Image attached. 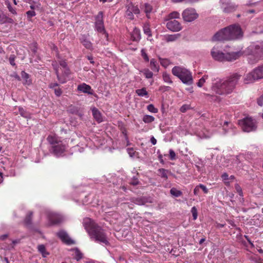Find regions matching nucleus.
<instances>
[{
    "label": "nucleus",
    "mask_w": 263,
    "mask_h": 263,
    "mask_svg": "<svg viewBox=\"0 0 263 263\" xmlns=\"http://www.w3.org/2000/svg\"><path fill=\"white\" fill-rule=\"evenodd\" d=\"M241 75L238 73L232 74L226 80H219L213 84L212 90L219 95H226L231 93L234 89Z\"/></svg>",
    "instance_id": "nucleus-1"
},
{
    "label": "nucleus",
    "mask_w": 263,
    "mask_h": 263,
    "mask_svg": "<svg viewBox=\"0 0 263 263\" xmlns=\"http://www.w3.org/2000/svg\"><path fill=\"white\" fill-rule=\"evenodd\" d=\"M242 32L237 25H230L217 32L213 37V41H230L241 37Z\"/></svg>",
    "instance_id": "nucleus-2"
},
{
    "label": "nucleus",
    "mask_w": 263,
    "mask_h": 263,
    "mask_svg": "<svg viewBox=\"0 0 263 263\" xmlns=\"http://www.w3.org/2000/svg\"><path fill=\"white\" fill-rule=\"evenodd\" d=\"M90 238L97 242L109 245L107 235L105 230L93 222H90L87 229Z\"/></svg>",
    "instance_id": "nucleus-3"
},
{
    "label": "nucleus",
    "mask_w": 263,
    "mask_h": 263,
    "mask_svg": "<svg viewBox=\"0 0 263 263\" xmlns=\"http://www.w3.org/2000/svg\"><path fill=\"white\" fill-rule=\"evenodd\" d=\"M211 55L214 60L218 62H232L241 56L242 52L238 51L224 53L215 46L211 49Z\"/></svg>",
    "instance_id": "nucleus-4"
},
{
    "label": "nucleus",
    "mask_w": 263,
    "mask_h": 263,
    "mask_svg": "<svg viewBox=\"0 0 263 263\" xmlns=\"http://www.w3.org/2000/svg\"><path fill=\"white\" fill-rule=\"evenodd\" d=\"M248 56V61L251 64H255L263 60V44L251 45L243 52Z\"/></svg>",
    "instance_id": "nucleus-5"
},
{
    "label": "nucleus",
    "mask_w": 263,
    "mask_h": 263,
    "mask_svg": "<svg viewBox=\"0 0 263 263\" xmlns=\"http://www.w3.org/2000/svg\"><path fill=\"white\" fill-rule=\"evenodd\" d=\"M172 73L187 85H191L194 82L192 72L182 66H174L172 69Z\"/></svg>",
    "instance_id": "nucleus-6"
},
{
    "label": "nucleus",
    "mask_w": 263,
    "mask_h": 263,
    "mask_svg": "<svg viewBox=\"0 0 263 263\" xmlns=\"http://www.w3.org/2000/svg\"><path fill=\"white\" fill-rule=\"evenodd\" d=\"M47 141L51 145L50 151L54 155L57 156H61L65 152L66 145L57 136L50 135L47 137Z\"/></svg>",
    "instance_id": "nucleus-7"
},
{
    "label": "nucleus",
    "mask_w": 263,
    "mask_h": 263,
    "mask_svg": "<svg viewBox=\"0 0 263 263\" xmlns=\"http://www.w3.org/2000/svg\"><path fill=\"white\" fill-rule=\"evenodd\" d=\"M262 79H263V64L258 66L247 73L244 78L243 82L246 84H249Z\"/></svg>",
    "instance_id": "nucleus-8"
},
{
    "label": "nucleus",
    "mask_w": 263,
    "mask_h": 263,
    "mask_svg": "<svg viewBox=\"0 0 263 263\" xmlns=\"http://www.w3.org/2000/svg\"><path fill=\"white\" fill-rule=\"evenodd\" d=\"M239 124L244 132H250L256 128V122L252 118L247 117L239 121Z\"/></svg>",
    "instance_id": "nucleus-9"
},
{
    "label": "nucleus",
    "mask_w": 263,
    "mask_h": 263,
    "mask_svg": "<svg viewBox=\"0 0 263 263\" xmlns=\"http://www.w3.org/2000/svg\"><path fill=\"white\" fill-rule=\"evenodd\" d=\"M53 68L55 71L57 79L59 82L61 84H64L69 80V76L71 72L69 69H66L62 70V73H60L59 71V67L55 63L52 64Z\"/></svg>",
    "instance_id": "nucleus-10"
},
{
    "label": "nucleus",
    "mask_w": 263,
    "mask_h": 263,
    "mask_svg": "<svg viewBox=\"0 0 263 263\" xmlns=\"http://www.w3.org/2000/svg\"><path fill=\"white\" fill-rule=\"evenodd\" d=\"M182 16L184 22H191L196 20L199 15L194 8H187L183 11Z\"/></svg>",
    "instance_id": "nucleus-11"
},
{
    "label": "nucleus",
    "mask_w": 263,
    "mask_h": 263,
    "mask_svg": "<svg viewBox=\"0 0 263 263\" xmlns=\"http://www.w3.org/2000/svg\"><path fill=\"white\" fill-rule=\"evenodd\" d=\"M126 8L125 15L127 18L130 20H134V14H138L140 13V10L138 6L134 5L132 3L128 4Z\"/></svg>",
    "instance_id": "nucleus-12"
},
{
    "label": "nucleus",
    "mask_w": 263,
    "mask_h": 263,
    "mask_svg": "<svg viewBox=\"0 0 263 263\" xmlns=\"http://www.w3.org/2000/svg\"><path fill=\"white\" fill-rule=\"evenodd\" d=\"M57 235L64 243L67 245L75 244V241L69 237L68 233L64 230H60L57 233Z\"/></svg>",
    "instance_id": "nucleus-13"
},
{
    "label": "nucleus",
    "mask_w": 263,
    "mask_h": 263,
    "mask_svg": "<svg viewBox=\"0 0 263 263\" xmlns=\"http://www.w3.org/2000/svg\"><path fill=\"white\" fill-rule=\"evenodd\" d=\"M167 21L166 24V28L173 32H178L182 28L181 24L176 20H165Z\"/></svg>",
    "instance_id": "nucleus-14"
},
{
    "label": "nucleus",
    "mask_w": 263,
    "mask_h": 263,
    "mask_svg": "<svg viewBox=\"0 0 263 263\" xmlns=\"http://www.w3.org/2000/svg\"><path fill=\"white\" fill-rule=\"evenodd\" d=\"M227 1V0H220L223 11L225 13H230L234 11L237 8V6Z\"/></svg>",
    "instance_id": "nucleus-15"
},
{
    "label": "nucleus",
    "mask_w": 263,
    "mask_h": 263,
    "mask_svg": "<svg viewBox=\"0 0 263 263\" xmlns=\"http://www.w3.org/2000/svg\"><path fill=\"white\" fill-rule=\"evenodd\" d=\"M77 90L89 95H93L94 92V91L91 88V86L85 83H83L79 85L77 87Z\"/></svg>",
    "instance_id": "nucleus-16"
},
{
    "label": "nucleus",
    "mask_w": 263,
    "mask_h": 263,
    "mask_svg": "<svg viewBox=\"0 0 263 263\" xmlns=\"http://www.w3.org/2000/svg\"><path fill=\"white\" fill-rule=\"evenodd\" d=\"M49 221L51 224H56L62 221V217L57 214L50 213L48 215Z\"/></svg>",
    "instance_id": "nucleus-17"
},
{
    "label": "nucleus",
    "mask_w": 263,
    "mask_h": 263,
    "mask_svg": "<svg viewBox=\"0 0 263 263\" xmlns=\"http://www.w3.org/2000/svg\"><path fill=\"white\" fill-rule=\"evenodd\" d=\"M95 30L99 33L104 35V37L108 40V34L107 33L104 24H101L100 25H95Z\"/></svg>",
    "instance_id": "nucleus-18"
},
{
    "label": "nucleus",
    "mask_w": 263,
    "mask_h": 263,
    "mask_svg": "<svg viewBox=\"0 0 263 263\" xmlns=\"http://www.w3.org/2000/svg\"><path fill=\"white\" fill-rule=\"evenodd\" d=\"M80 42L87 49L89 50L92 49V44L91 42L84 35H83L80 39Z\"/></svg>",
    "instance_id": "nucleus-19"
},
{
    "label": "nucleus",
    "mask_w": 263,
    "mask_h": 263,
    "mask_svg": "<svg viewBox=\"0 0 263 263\" xmlns=\"http://www.w3.org/2000/svg\"><path fill=\"white\" fill-rule=\"evenodd\" d=\"M71 251L73 252L72 254L73 258L77 260V261H79L83 258V254L79 249L77 248H73L71 249Z\"/></svg>",
    "instance_id": "nucleus-20"
},
{
    "label": "nucleus",
    "mask_w": 263,
    "mask_h": 263,
    "mask_svg": "<svg viewBox=\"0 0 263 263\" xmlns=\"http://www.w3.org/2000/svg\"><path fill=\"white\" fill-rule=\"evenodd\" d=\"M133 41H139L141 39V33L139 29L135 28L131 35Z\"/></svg>",
    "instance_id": "nucleus-21"
},
{
    "label": "nucleus",
    "mask_w": 263,
    "mask_h": 263,
    "mask_svg": "<svg viewBox=\"0 0 263 263\" xmlns=\"http://www.w3.org/2000/svg\"><path fill=\"white\" fill-rule=\"evenodd\" d=\"M92 113L93 118L98 123H101L103 121L101 114L97 108H92Z\"/></svg>",
    "instance_id": "nucleus-22"
},
{
    "label": "nucleus",
    "mask_w": 263,
    "mask_h": 263,
    "mask_svg": "<svg viewBox=\"0 0 263 263\" xmlns=\"http://www.w3.org/2000/svg\"><path fill=\"white\" fill-rule=\"evenodd\" d=\"M158 175L160 176L164 180H167L168 179V174L170 173V171L164 168H159L157 170Z\"/></svg>",
    "instance_id": "nucleus-23"
},
{
    "label": "nucleus",
    "mask_w": 263,
    "mask_h": 263,
    "mask_svg": "<svg viewBox=\"0 0 263 263\" xmlns=\"http://www.w3.org/2000/svg\"><path fill=\"white\" fill-rule=\"evenodd\" d=\"M101 24H104L103 13L102 11L99 12L98 14L95 16V25H100Z\"/></svg>",
    "instance_id": "nucleus-24"
},
{
    "label": "nucleus",
    "mask_w": 263,
    "mask_h": 263,
    "mask_svg": "<svg viewBox=\"0 0 263 263\" xmlns=\"http://www.w3.org/2000/svg\"><path fill=\"white\" fill-rule=\"evenodd\" d=\"M32 216L33 212L31 211L28 212V213L27 214L24 219V223L26 226H29L31 224Z\"/></svg>",
    "instance_id": "nucleus-25"
},
{
    "label": "nucleus",
    "mask_w": 263,
    "mask_h": 263,
    "mask_svg": "<svg viewBox=\"0 0 263 263\" xmlns=\"http://www.w3.org/2000/svg\"><path fill=\"white\" fill-rule=\"evenodd\" d=\"M150 67L154 71L158 72L159 70V66L155 59H152L150 62Z\"/></svg>",
    "instance_id": "nucleus-26"
},
{
    "label": "nucleus",
    "mask_w": 263,
    "mask_h": 263,
    "mask_svg": "<svg viewBox=\"0 0 263 263\" xmlns=\"http://www.w3.org/2000/svg\"><path fill=\"white\" fill-rule=\"evenodd\" d=\"M152 10L153 7L151 5L147 3L144 4V11L146 13V15L147 18H150V14Z\"/></svg>",
    "instance_id": "nucleus-27"
},
{
    "label": "nucleus",
    "mask_w": 263,
    "mask_h": 263,
    "mask_svg": "<svg viewBox=\"0 0 263 263\" xmlns=\"http://www.w3.org/2000/svg\"><path fill=\"white\" fill-rule=\"evenodd\" d=\"M39 252H40L43 257H46L48 255L49 253L46 251L45 247L44 245H40L37 247Z\"/></svg>",
    "instance_id": "nucleus-28"
},
{
    "label": "nucleus",
    "mask_w": 263,
    "mask_h": 263,
    "mask_svg": "<svg viewBox=\"0 0 263 263\" xmlns=\"http://www.w3.org/2000/svg\"><path fill=\"white\" fill-rule=\"evenodd\" d=\"M180 18V14L177 11H174L170 13L165 18V20H171Z\"/></svg>",
    "instance_id": "nucleus-29"
},
{
    "label": "nucleus",
    "mask_w": 263,
    "mask_h": 263,
    "mask_svg": "<svg viewBox=\"0 0 263 263\" xmlns=\"http://www.w3.org/2000/svg\"><path fill=\"white\" fill-rule=\"evenodd\" d=\"M21 77L24 80H25V84L29 85L31 84L32 82L31 79H29V75L24 71H22Z\"/></svg>",
    "instance_id": "nucleus-30"
},
{
    "label": "nucleus",
    "mask_w": 263,
    "mask_h": 263,
    "mask_svg": "<svg viewBox=\"0 0 263 263\" xmlns=\"http://www.w3.org/2000/svg\"><path fill=\"white\" fill-rule=\"evenodd\" d=\"M136 93L140 97L145 96L146 97V98L148 97V92L145 87L136 90Z\"/></svg>",
    "instance_id": "nucleus-31"
},
{
    "label": "nucleus",
    "mask_w": 263,
    "mask_h": 263,
    "mask_svg": "<svg viewBox=\"0 0 263 263\" xmlns=\"http://www.w3.org/2000/svg\"><path fill=\"white\" fill-rule=\"evenodd\" d=\"M28 3L30 4V8L31 10L39 9L41 4L39 3L35 2L34 0H27Z\"/></svg>",
    "instance_id": "nucleus-32"
},
{
    "label": "nucleus",
    "mask_w": 263,
    "mask_h": 263,
    "mask_svg": "<svg viewBox=\"0 0 263 263\" xmlns=\"http://www.w3.org/2000/svg\"><path fill=\"white\" fill-rule=\"evenodd\" d=\"M170 194L175 197H178L182 195V192L179 190H178L175 187H172L170 190Z\"/></svg>",
    "instance_id": "nucleus-33"
},
{
    "label": "nucleus",
    "mask_w": 263,
    "mask_h": 263,
    "mask_svg": "<svg viewBox=\"0 0 263 263\" xmlns=\"http://www.w3.org/2000/svg\"><path fill=\"white\" fill-rule=\"evenodd\" d=\"M180 36V34L178 33L176 34L168 35L166 36V40L167 42H174Z\"/></svg>",
    "instance_id": "nucleus-34"
},
{
    "label": "nucleus",
    "mask_w": 263,
    "mask_h": 263,
    "mask_svg": "<svg viewBox=\"0 0 263 263\" xmlns=\"http://www.w3.org/2000/svg\"><path fill=\"white\" fill-rule=\"evenodd\" d=\"M144 33L148 37L152 36L151 30L148 24H145L143 27Z\"/></svg>",
    "instance_id": "nucleus-35"
},
{
    "label": "nucleus",
    "mask_w": 263,
    "mask_h": 263,
    "mask_svg": "<svg viewBox=\"0 0 263 263\" xmlns=\"http://www.w3.org/2000/svg\"><path fill=\"white\" fill-rule=\"evenodd\" d=\"M155 120V118L151 115H144L143 118V121L145 123H149L153 122Z\"/></svg>",
    "instance_id": "nucleus-36"
},
{
    "label": "nucleus",
    "mask_w": 263,
    "mask_h": 263,
    "mask_svg": "<svg viewBox=\"0 0 263 263\" xmlns=\"http://www.w3.org/2000/svg\"><path fill=\"white\" fill-rule=\"evenodd\" d=\"M162 78H163V81L167 83L168 84H172L173 83V81H172V80L171 79L170 74H168L167 73L163 72V73L162 74Z\"/></svg>",
    "instance_id": "nucleus-37"
},
{
    "label": "nucleus",
    "mask_w": 263,
    "mask_h": 263,
    "mask_svg": "<svg viewBox=\"0 0 263 263\" xmlns=\"http://www.w3.org/2000/svg\"><path fill=\"white\" fill-rule=\"evenodd\" d=\"M208 78V76L207 75H204L197 83V86L199 87H201L203 86L204 83L205 82L206 80Z\"/></svg>",
    "instance_id": "nucleus-38"
},
{
    "label": "nucleus",
    "mask_w": 263,
    "mask_h": 263,
    "mask_svg": "<svg viewBox=\"0 0 263 263\" xmlns=\"http://www.w3.org/2000/svg\"><path fill=\"white\" fill-rule=\"evenodd\" d=\"M161 65L164 67H167L170 64V61L167 59L159 58Z\"/></svg>",
    "instance_id": "nucleus-39"
},
{
    "label": "nucleus",
    "mask_w": 263,
    "mask_h": 263,
    "mask_svg": "<svg viewBox=\"0 0 263 263\" xmlns=\"http://www.w3.org/2000/svg\"><path fill=\"white\" fill-rule=\"evenodd\" d=\"M138 176V174H137L136 176H133L131 181L129 182V184L133 185H138L139 183Z\"/></svg>",
    "instance_id": "nucleus-40"
},
{
    "label": "nucleus",
    "mask_w": 263,
    "mask_h": 263,
    "mask_svg": "<svg viewBox=\"0 0 263 263\" xmlns=\"http://www.w3.org/2000/svg\"><path fill=\"white\" fill-rule=\"evenodd\" d=\"M143 74L147 79L152 78L153 76V73L148 69H145L143 70Z\"/></svg>",
    "instance_id": "nucleus-41"
},
{
    "label": "nucleus",
    "mask_w": 263,
    "mask_h": 263,
    "mask_svg": "<svg viewBox=\"0 0 263 263\" xmlns=\"http://www.w3.org/2000/svg\"><path fill=\"white\" fill-rule=\"evenodd\" d=\"M6 4L7 5V7L8 8L9 11L11 13H12L13 14H14V15L17 14V12H16L15 8H13L11 6V5L9 2L6 3Z\"/></svg>",
    "instance_id": "nucleus-42"
},
{
    "label": "nucleus",
    "mask_w": 263,
    "mask_h": 263,
    "mask_svg": "<svg viewBox=\"0 0 263 263\" xmlns=\"http://www.w3.org/2000/svg\"><path fill=\"white\" fill-rule=\"evenodd\" d=\"M147 110L153 113H157L158 112V109L155 107V106L153 104H149L147 106Z\"/></svg>",
    "instance_id": "nucleus-43"
},
{
    "label": "nucleus",
    "mask_w": 263,
    "mask_h": 263,
    "mask_svg": "<svg viewBox=\"0 0 263 263\" xmlns=\"http://www.w3.org/2000/svg\"><path fill=\"white\" fill-rule=\"evenodd\" d=\"M191 212L193 216V220H195L196 219H197L198 216V212L197 208L195 206H193V208H192Z\"/></svg>",
    "instance_id": "nucleus-44"
},
{
    "label": "nucleus",
    "mask_w": 263,
    "mask_h": 263,
    "mask_svg": "<svg viewBox=\"0 0 263 263\" xmlns=\"http://www.w3.org/2000/svg\"><path fill=\"white\" fill-rule=\"evenodd\" d=\"M60 66L61 67L62 70H65L66 69H69L68 66L65 60H61L59 62Z\"/></svg>",
    "instance_id": "nucleus-45"
},
{
    "label": "nucleus",
    "mask_w": 263,
    "mask_h": 263,
    "mask_svg": "<svg viewBox=\"0 0 263 263\" xmlns=\"http://www.w3.org/2000/svg\"><path fill=\"white\" fill-rule=\"evenodd\" d=\"M141 56L144 60L145 62H148L149 61V58L146 53L145 50L144 49H142L141 51Z\"/></svg>",
    "instance_id": "nucleus-46"
},
{
    "label": "nucleus",
    "mask_w": 263,
    "mask_h": 263,
    "mask_svg": "<svg viewBox=\"0 0 263 263\" xmlns=\"http://www.w3.org/2000/svg\"><path fill=\"white\" fill-rule=\"evenodd\" d=\"M26 14L27 18L29 20H30L31 18H32L33 16H34L36 15V13L33 10H29L26 12Z\"/></svg>",
    "instance_id": "nucleus-47"
},
{
    "label": "nucleus",
    "mask_w": 263,
    "mask_h": 263,
    "mask_svg": "<svg viewBox=\"0 0 263 263\" xmlns=\"http://www.w3.org/2000/svg\"><path fill=\"white\" fill-rule=\"evenodd\" d=\"M235 189L236 192L240 196H243V192L241 186L238 184H236L235 185Z\"/></svg>",
    "instance_id": "nucleus-48"
},
{
    "label": "nucleus",
    "mask_w": 263,
    "mask_h": 263,
    "mask_svg": "<svg viewBox=\"0 0 263 263\" xmlns=\"http://www.w3.org/2000/svg\"><path fill=\"white\" fill-rule=\"evenodd\" d=\"M54 92L56 96L60 97L62 93V90L60 88L59 86L54 89Z\"/></svg>",
    "instance_id": "nucleus-49"
},
{
    "label": "nucleus",
    "mask_w": 263,
    "mask_h": 263,
    "mask_svg": "<svg viewBox=\"0 0 263 263\" xmlns=\"http://www.w3.org/2000/svg\"><path fill=\"white\" fill-rule=\"evenodd\" d=\"M127 152L129 155L130 156V157H133L135 156L136 151L134 150L133 148H128L127 149Z\"/></svg>",
    "instance_id": "nucleus-50"
},
{
    "label": "nucleus",
    "mask_w": 263,
    "mask_h": 263,
    "mask_svg": "<svg viewBox=\"0 0 263 263\" xmlns=\"http://www.w3.org/2000/svg\"><path fill=\"white\" fill-rule=\"evenodd\" d=\"M170 158V159L173 160L175 159L176 154L173 149H170L169 151Z\"/></svg>",
    "instance_id": "nucleus-51"
},
{
    "label": "nucleus",
    "mask_w": 263,
    "mask_h": 263,
    "mask_svg": "<svg viewBox=\"0 0 263 263\" xmlns=\"http://www.w3.org/2000/svg\"><path fill=\"white\" fill-rule=\"evenodd\" d=\"M10 64L14 66L15 65V63L14 62L15 61V56L14 55H11L9 59Z\"/></svg>",
    "instance_id": "nucleus-52"
},
{
    "label": "nucleus",
    "mask_w": 263,
    "mask_h": 263,
    "mask_svg": "<svg viewBox=\"0 0 263 263\" xmlns=\"http://www.w3.org/2000/svg\"><path fill=\"white\" fill-rule=\"evenodd\" d=\"M199 187H200V189H201L202 190V191L204 192V193L207 194L208 193V192H209L208 189L203 184H199Z\"/></svg>",
    "instance_id": "nucleus-53"
},
{
    "label": "nucleus",
    "mask_w": 263,
    "mask_h": 263,
    "mask_svg": "<svg viewBox=\"0 0 263 263\" xmlns=\"http://www.w3.org/2000/svg\"><path fill=\"white\" fill-rule=\"evenodd\" d=\"M59 86V85L57 83H51L49 85V87L54 89L55 88H57Z\"/></svg>",
    "instance_id": "nucleus-54"
},
{
    "label": "nucleus",
    "mask_w": 263,
    "mask_h": 263,
    "mask_svg": "<svg viewBox=\"0 0 263 263\" xmlns=\"http://www.w3.org/2000/svg\"><path fill=\"white\" fill-rule=\"evenodd\" d=\"M200 187H199V185H197L194 190V194L195 195H198L200 192Z\"/></svg>",
    "instance_id": "nucleus-55"
},
{
    "label": "nucleus",
    "mask_w": 263,
    "mask_h": 263,
    "mask_svg": "<svg viewBox=\"0 0 263 263\" xmlns=\"http://www.w3.org/2000/svg\"><path fill=\"white\" fill-rule=\"evenodd\" d=\"M257 103L259 106H263V95L258 99Z\"/></svg>",
    "instance_id": "nucleus-56"
},
{
    "label": "nucleus",
    "mask_w": 263,
    "mask_h": 263,
    "mask_svg": "<svg viewBox=\"0 0 263 263\" xmlns=\"http://www.w3.org/2000/svg\"><path fill=\"white\" fill-rule=\"evenodd\" d=\"M188 109V106L184 105L181 106L180 108V111L182 112H184L186 111V110Z\"/></svg>",
    "instance_id": "nucleus-57"
},
{
    "label": "nucleus",
    "mask_w": 263,
    "mask_h": 263,
    "mask_svg": "<svg viewBox=\"0 0 263 263\" xmlns=\"http://www.w3.org/2000/svg\"><path fill=\"white\" fill-rule=\"evenodd\" d=\"M221 178L223 180H228L229 179V176L227 173L223 174L221 176Z\"/></svg>",
    "instance_id": "nucleus-58"
},
{
    "label": "nucleus",
    "mask_w": 263,
    "mask_h": 263,
    "mask_svg": "<svg viewBox=\"0 0 263 263\" xmlns=\"http://www.w3.org/2000/svg\"><path fill=\"white\" fill-rule=\"evenodd\" d=\"M151 142L153 145H155L157 143V140L153 136L151 138Z\"/></svg>",
    "instance_id": "nucleus-59"
},
{
    "label": "nucleus",
    "mask_w": 263,
    "mask_h": 263,
    "mask_svg": "<svg viewBox=\"0 0 263 263\" xmlns=\"http://www.w3.org/2000/svg\"><path fill=\"white\" fill-rule=\"evenodd\" d=\"M8 237V234H4L0 236V239L1 240H5L7 237Z\"/></svg>",
    "instance_id": "nucleus-60"
},
{
    "label": "nucleus",
    "mask_w": 263,
    "mask_h": 263,
    "mask_svg": "<svg viewBox=\"0 0 263 263\" xmlns=\"http://www.w3.org/2000/svg\"><path fill=\"white\" fill-rule=\"evenodd\" d=\"M158 158H159V161H160L161 163H162V164H164V160H163V159L162 158V155H161V154L159 155L158 156Z\"/></svg>",
    "instance_id": "nucleus-61"
},
{
    "label": "nucleus",
    "mask_w": 263,
    "mask_h": 263,
    "mask_svg": "<svg viewBox=\"0 0 263 263\" xmlns=\"http://www.w3.org/2000/svg\"><path fill=\"white\" fill-rule=\"evenodd\" d=\"M135 203L138 204H143V201L141 199H137L135 201Z\"/></svg>",
    "instance_id": "nucleus-62"
},
{
    "label": "nucleus",
    "mask_w": 263,
    "mask_h": 263,
    "mask_svg": "<svg viewBox=\"0 0 263 263\" xmlns=\"http://www.w3.org/2000/svg\"><path fill=\"white\" fill-rule=\"evenodd\" d=\"M19 112L22 116H25V115H24L25 111L23 108H19Z\"/></svg>",
    "instance_id": "nucleus-63"
},
{
    "label": "nucleus",
    "mask_w": 263,
    "mask_h": 263,
    "mask_svg": "<svg viewBox=\"0 0 263 263\" xmlns=\"http://www.w3.org/2000/svg\"><path fill=\"white\" fill-rule=\"evenodd\" d=\"M256 263H263V260L261 258H258L255 260Z\"/></svg>",
    "instance_id": "nucleus-64"
}]
</instances>
